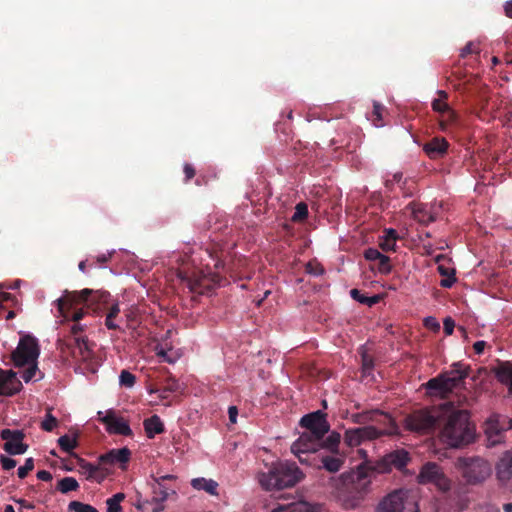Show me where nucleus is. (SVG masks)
<instances>
[{
  "label": "nucleus",
  "instance_id": "f257e3e1",
  "mask_svg": "<svg viewBox=\"0 0 512 512\" xmlns=\"http://www.w3.org/2000/svg\"><path fill=\"white\" fill-rule=\"evenodd\" d=\"M110 298L111 294L108 291L85 288L80 292L65 290L64 294L55 301L59 315L74 322L68 338L59 340V349L63 353L68 352L75 361L85 363L86 368L92 372H95V369L91 367L93 351L88 339L81 335L84 326L79 323L84 317L85 311L83 308L77 309L76 307L81 303L106 305Z\"/></svg>",
  "mask_w": 512,
  "mask_h": 512
},
{
  "label": "nucleus",
  "instance_id": "f03ea898",
  "mask_svg": "<svg viewBox=\"0 0 512 512\" xmlns=\"http://www.w3.org/2000/svg\"><path fill=\"white\" fill-rule=\"evenodd\" d=\"M372 472L367 463L360 464L356 470L345 472L334 480L336 498L344 509L359 507L370 491Z\"/></svg>",
  "mask_w": 512,
  "mask_h": 512
},
{
  "label": "nucleus",
  "instance_id": "7ed1b4c3",
  "mask_svg": "<svg viewBox=\"0 0 512 512\" xmlns=\"http://www.w3.org/2000/svg\"><path fill=\"white\" fill-rule=\"evenodd\" d=\"M439 430L441 441L453 448L469 445L475 439V426L470 422L469 412L457 408L452 402L444 403Z\"/></svg>",
  "mask_w": 512,
  "mask_h": 512
},
{
  "label": "nucleus",
  "instance_id": "20e7f679",
  "mask_svg": "<svg viewBox=\"0 0 512 512\" xmlns=\"http://www.w3.org/2000/svg\"><path fill=\"white\" fill-rule=\"evenodd\" d=\"M301 427L307 431L292 444L291 452L298 458L300 463L308 464L310 454L318 451L319 442L330 430L327 421V414L321 410L304 415L300 419Z\"/></svg>",
  "mask_w": 512,
  "mask_h": 512
},
{
  "label": "nucleus",
  "instance_id": "39448f33",
  "mask_svg": "<svg viewBox=\"0 0 512 512\" xmlns=\"http://www.w3.org/2000/svg\"><path fill=\"white\" fill-rule=\"evenodd\" d=\"M304 478L303 472L295 462L273 463L267 472L258 475L261 487L267 491L294 487Z\"/></svg>",
  "mask_w": 512,
  "mask_h": 512
},
{
  "label": "nucleus",
  "instance_id": "423d86ee",
  "mask_svg": "<svg viewBox=\"0 0 512 512\" xmlns=\"http://www.w3.org/2000/svg\"><path fill=\"white\" fill-rule=\"evenodd\" d=\"M470 374V367L460 362L453 363L449 371L440 373L424 384L431 396L447 398Z\"/></svg>",
  "mask_w": 512,
  "mask_h": 512
},
{
  "label": "nucleus",
  "instance_id": "0eeeda50",
  "mask_svg": "<svg viewBox=\"0 0 512 512\" xmlns=\"http://www.w3.org/2000/svg\"><path fill=\"white\" fill-rule=\"evenodd\" d=\"M444 413V404L414 411L406 416L405 427L417 433H429L436 428L440 429Z\"/></svg>",
  "mask_w": 512,
  "mask_h": 512
},
{
  "label": "nucleus",
  "instance_id": "6e6552de",
  "mask_svg": "<svg viewBox=\"0 0 512 512\" xmlns=\"http://www.w3.org/2000/svg\"><path fill=\"white\" fill-rule=\"evenodd\" d=\"M462 477L468 484H478L491 474L490 464L480 457H460L456 462Z\"/></svg>",
  "mask_w": 512,
  "mask_h": 512
},
{
  "label": "nucleus",
  "instance_id": "1a4fd4ad",
  "mask_svg": "<svg viewBox=\"0 0 512 512\" xmlns=\"http://www.w3.org/2000/svg\"><path fill=\"white\" fill-rule=\"evenodd\" d=\"M410 461L409 453L404 449H398L383 456L375 463L365 461L371 469L372 476L375 473H389L393 468L402 470Z\"/></svg>",
  "mask_w": 512,
  "mask_h": 512
},
{
  "label": "nucleus",
  "instance_id": "9d476101",
  "mask_svg": "<svg viewBox=\"0 0 512 512\" xmlns=\"http://www.w3.org/2000/svg\"><path fill=\"white\" fill-rule=\"evenodd\" d=\"M40 354L38 340L31 335L21 337L17 348L12 353V360L16 367H23L36 362Z\"/></svg>",
  "mask_w": 512,
  "mask_h": 512
},
{
  "label": "nucleus",
  "instance_id": "9b49d317",
  "mask_svg": "<svg viewBox=\"0 0 512 512\" xmlns=\"http://www.w3.org/2000/svg\"><path fill=\"white\" fill-rule=\"evenodd\" d=\"M417 479L420 484H432L441 492H447L451 488L450 480L446 477L442 468L435 462L424 464Z\"/></svg>",
  "mask_w": 512,
  "mask_h": 512
},
{
  "label": "nucleus",
  "instance_id": "f8f14e48",
  "mask_svg": "<svg viewBox=\"0 0 512 512\" xmlns=\"http://www.w3.org/2000/svg\"><path fill=\"white\" fill-rule=\"evenodd\" d=\"M98 420L105 425L109 434H117L123 436H132L133 432L129 423L122 417H118L116 412L109 409L105 412H98Z\"/></svg>",
  "mask_w": 512,
  "mask_h": 512
},
{
  "label": "nucleus",
  "instance_id": "ddd939ff",
  "mask_svg": "<svg viewBox=\"0 0 512 512\" xmlns=\"http://www.w3.org/2000/svg\"><path fill=\"white\" fill-rule=\"evenodd\" d=\"M178 277L192 293L200 295L207 294L213 287L212 280L202 272L194 271L190 274L186 271L180 270L178 272Z\"/></svg>",
  "mask_w": 512,
  "mask_h": 512
},
{
  "label": "nucleus",
  "instance_id": "4468645a",
  "mask_svg": "<svg viewBox=\"0 0 512 512\" xmlns=\"http://www.w3.org/2000/svg\"><path fill=\"white\" fill-rule=\"evenodd\" d=\"M25 436L23 430L3 429L0 432V437L5 441L4 451L10 455L24 454L28 449V445L23 442Z\"/></svg>",
  "mask_w": 512,
  "mask_h": 512
},
{
  "label": "nucleus",
  "instance_id": "2eb2a0df",
  "mask_svg": "<svg viewBox=\"0 0 512 512\" xmlns=\"http://www.w3.org/2000/svg\"><path fill=\"white\" fill-rule=\"evenodd\" d=\"M379 437L380 432L375 426H364L346 430L344 442L349 447H356L364 440H374Z\"/></svg>",
  "mask_w": 512,
  "mask_h": 512
},
{
  "label": "nucleus",
  "instance_id": "dca6fc26",
  "mask_svg": "<svg viewBox=\"0 0 512 512\" xmlns=\"http://www.w3.org/2000/svg\"><path fill=\"white\" fill-rule=\"evenodd\" d=\"M22 387L16 372L0 368V396H14L21 391Z\"/></svg>",
  "mask_w": 512,
  "mask_h": 512
},
{
  "label": "nucleus",
  "instance_id": "f3484780",
  "mask_svg": "<svg viewBox=\"0 0 512 512\" xmlns=\"http://www.w3.org/2000/svg\"><path fill=\"white\" fill-rule=\"evenodd\" d=\"M370 415L371 422H375L376 424L382 426V428H377V430L380 432V436H393L399 434V427L389 414L378 410H373L370 411Z\"/></svg>",
  "mask_w": 512,
  "mask_h": 512
},
{
  "label": "nucleus",
  "instance_id": "a211bd4d",
  "mask_svg": "<svg viewBox=\"0 0 512 512\" xmlns=\"http://www.w3.org/2000/svg\"><path fill=\"white\" fill-rule=\"evenodd\" d=\"M404 496L405 493L402 490L389 493L378 504L375 512H403Z\"/></svg>",
  "mask_w": 512,
  "mask_h": 512
},
{
  "label": "nucleus",
  "instance_id": "6ab92c4d",
  "mask_svg": "<svg viewBox=\"0 0 512 512\" xmlns=\"http://www.w3.org/2000/svg\"><path fill=\"white\" fill-rule=\"evenodd\" d=\"M131 451L127 447L120 449H111L108 452L101 454L98 461L103 465L119 464L121 468H125L126 464L130 461Z\"/></svg>",
  "mask_w": 512,
  "mask_h": 512
},
{
  "label": "nucleus",
  "instance_id": "aec40b11",
  "mask_svg": "<svg viewBox=\"0 0 512 512\" xmlns=\"http://www.w3.org/2000/svg\"><path fill=\"white\" fill-rule=\"evenodd\" d=\"M99 465H94L83 458H78L79 472L86 476L87 480L101 483L108 475V471Z\"/></svg>",
  "mask_w": 512,
  "mask_h": 512
},
{
  "label": "nucleus",
  "instance_id": "412c9836",
  "mask_svg": "<svg viewBox=\"0 0 512 512\" xmlns=\"http://www.w3.org/2000/svg\"><path fill=\"white\" fill-rule=\"evenodd\" d=\"M449 143L443 137H434L423 145V151L433 160L443 158L448 151Z\"/></svg>",
  "mask_w": 512,
  "mask_h": 512
},
{
  "label": "nucleus",
  "instance_id": "4be33fe9",
  "mask_svg": "<svg viewBox=\"0 0 512 512\" xmlns=\"http://www.w3.org/2000/svg\"><path fill=\"white\" fill-rule=\"evenodd\" d=\"M412 215L413 218L423 224L428 225L436 220V215L431 211L427 204L423 203H412Z\"/></svg>",
  "mask_w": 512,
  "mask_h": 512
},
{
  "label": "nucleus",
  "instance_id": "5701e85b",
  "mask_svg": "<svg viewBox=\"0 0 512 512\" xmlns=\"http://www.w3.org/2000/svg\"><path fill=\"white\" fill-rule=\"evenodd\" d=\"M143 425L149 439H153L156 434H161L165 431L161 418L156 414L145 419Z\"/></svg>",
  "mask_w": 512,
  "mask_h": 512
},
{
  "label": "nucleus",
  "instance_id": "b1692460",
  "mask_svg": "<svg viewBox=\"0 0 512 512\" xmlns=\"http://www.w3.org/2000/svg\"><path fill=\"white\" fill-rule=\"evenodd\" d=\"M497 475L502 481L512 480V452H506L497 465Z\"/></svg>",
  "mask_w": 512,
  "mask_h": 512
},
{
  "label": "nucleus",
  "instance_id": "393cba45",
  "mask_svg": "<svg viewBox=\"0 0 512 512\" xmlns=\"http://www.w3.org/2000/svg\"><path fill=\"white\" fill-rule=\"evenodd\" d=\"M495 375L499 382L509 387L512 394V364L509 362L499 364L495 369Z\"/></svg>",
  "mask_w": 512,
  "mask_h": 512
},
{
  "label": "nucleus",
  "instance_id": "a878e982",
  "mask_svg": "<svg viewBox=\"0 0 512 512\" xmlns=\"http://www.w3.org/2000/svg\"><path fill=\"white\" fill-rule=\"evenodd\" d=\"M398 238L397 231L393 228L385 229L384 235L380 238L379 246L385 251H395L396 240Z\"/></svg>",
  "mask_w": 512,
  "mask_h": 512
},
{
  "label": "nucleus",
  "instance_id": "bb28decb",
  "mask_svg": "<svg viewBox=\"0 0 512 512\" xmlns=\"http://www.w3.org/2000/svg\"><path fill=\"white\" fill-rule=\"evenodd\" d=\"M343 456L327 455L321 458L322 467L330 473L338 472L344 465Z\"/></svg>",
  "mask_w": 512,
  "mask_h": 512
},
{
  "label": "nucleus",
  "instance_id": "cd10ccee",
  "mask_svg": "<svg viewBox=\"0 0 512 512\" xmlns=\"http://www.w3.org/2000/svg\"><path fill=\"white\" fill-rule=\"evenodd\" d=\"M155 484L153 485V500L155 502L165 501L170 493H175L174 489L162 483L160 479H154Z\"/></svg>",
  "mask_w": 512,
  "mask_h": 512
},
{
  "label": "nucleus",
  "instance_id": "c85d7f7f",
  "mask_svg": "<svg viewBox=\"0 0 512 512\" xmlns=\"http://www.w3.org/2000/svg\"><path fill=\"white\" fill-rule=\"evenodd\" d=\"M341 441V435L333 431L331 432L325 439H321L319 442L318 450L320 448H324L326 450H329L332 453H338V447Z\"/></svg>",
  "mask_w": 512,
  "mask_h": 512
},
{
  "label": "nucleus",
  "instance_id": "c756f323",
  "mask_svg": "<svg viewBox=\"0 0 512 512\" xmlns=\"http://www.w3.org/2000/svg\"><path fill=\"white\" fill-rule=\"evenodd\" d=\"M191 485L193 488L197 490H204L210 495L217 494L218 483L214 480H207L205 478H195L191 481Z\"/></svg>",
  "mask_w": 512,
  "mask_h": 512
},
{
  "label": "nucleus",
  "instance_id": "7c9ffc66",
  "mask_svg": "<svg viewBox=\"0 0 512 512\" xmlns=\"http://www.w3.org/2000/svg\"><path fill=\"white\" fill-rule=\"evenodd\" d=\"M438 272L445 278L440 281V286L443 288H451L456 282L455 272L453 269H449L443 265L438 266Z\"/></svg>",
  "mask_w": 512,
  "mask_h": 512
},
{
  "label": "nucleus",
  "instance_id": "2f4dec72",
  "mask_svg": "<svg viewBox=\"0 0 512 512\" xmlns=\"http://www.w3.org/2000/svg\"><path fill=\"white\" fill-rule=\"evenodd\" d=\"M57 488L61 493L66 494L70 491L77 490L79 488V484L73 477H64L58 482Z\"/></svg>",
  "mask_w": 512,
  "mask_h": 512
},
{
  "label": "nucleus",
  "instance_id": "473e14b6",
  "mask_svg": "<svg viewBox=\"0 0 512 512\" xmlns=\"http://www.w3.org/2000/svg\"><path fill=\"white\" fill-rule=\"evenodd\" d=\"M125 499L124 493H116L106 500L107 512H121L122 507L120 503Z\"/></svg>",
  "mask_w": 512,
  "mask_h": 512
},
{
  "label": "nucleus",
  "instance_id": "72a5a7b5",
  "mask_svg": "<svg viewBox=\"0 0 512 512\" xmlns=\"http://www.w3.org/2000/svg\"><path fill=\"white\" fill-rule=\"evenodd\" d=\"M360 354L362 371L365 375H369L374 368V359L363 347Z\"/></svg>",
  "mask_w": 512,
  "mask_h": 512
},
{
  "label": "nucleus",
  "instance_id": "f704fd0d",
  "mask_svg": "<svg viewBox=\"0 0 512 512\" xmlns=\"http://www.w3.org/2000/svg\"><path fill=\"white\" fill-rule=\"evenodd\" d=\"M432 109L440 115H453V109L443 99H434L431 103Z\"/></svg>",
  "mask_w": 512,
  "mask_h": 512
},
{
  "label": "nucleus",
  "instance_id": "c9c22d12",
  "mask_svg": "<svg viewBox=\"0 0 512 512\" xmlns=\"http://www.w3.org/2000/svg\"><path fill=\"white\" fill-rule=\"evenodd\" d=\"M308 217V206L304 202H300L295 207V212L291 217L292 222H302Z\"/></svg>",
  "mask_w": 512,
  "mask_h": 512
},
{
  "label": "nucleus",
  "instance_id": "e433bc0d",
  "mask_svg": "<svg viewBox=\"0 0 512 512\" xmlns=\"http://www.w3.org/2000/svg\"><path fill=\"white\" fill-rule=\"evenodd\" d=\"M58 445L64 452L71 453L77 446V440L69 435H63L58 439Z\"/></svg>",
  "mask_w": 512,
  "mask_h": 512
},
{
  "label": "nucleus",
  "instance_id": "4c0bfd02",
  "mask_svg": "<svg viewBox=\"0 0 512 512\" xmlns=\"http://www.w3.org/2000/svg\"><path fill=\"white\" fill-rule=\"evenodd\" d=\"M58 425V420L51 414V409H48L44 420L41 422V428L44 431L51 432Z\"/></svg>",
  "mask_w": 512,
  "mask_h": 512
},
{
  "label": "nucleus",
  "instance_id": "58836bf2",
  "mask_svg": "<svg viewBox=\"0 0 512 512\" xmlns=\"http://www.w3.org/2000/svg\"><path fill=\"white\" fill-rule=\"evenodd\" d=\"M68 508L74 512H98L95 507L79 501H71L68 505Z\"/></svg>",
  "mask_w": 512,
  "mask_h": 512
},
{
  "label": "nucleus",
  "instance_id": "ea45409f",
  "mask_svg": "<svg viewBox=\"0 0 512 512\" xmlns=\"http://www.w3.org/2000/svg\"><path fill=\"white\" fill-rule=\"evenodd\" d=\"M377 269L381 274L387 275L392 271V266L390 264V258L384 254H382L378 260Z\"/></svg>",
  "mask_w": 512,
  "mask_h": 512
},
{
  "label": "nucleus",
  "instance_id": "a19ab883",
  "mask_svg": "<svg viewBox=\"0 0 512 512\" xmlns=\"http://www.w3.org/2000/svg\"><path fill=\"white\" fill-rule=\"evenodd\" d=\"M119 381L122 386L130 388L134 386L136 382V377L128 370H122L119 376Z\"/></svg>",
  "mask_w": 512,
  "mask_h": 512
},
{
  "label": "nucleus",
  "instance_id": "79ce46f5",
  "mask_svg": "<svg viewBox=\"0 0 512 512\" xmlns=\"http://www.w3.org/2000/svg\"><path fill=\"white\" fill-rule=\"evenodd\" d=\"M457 119H458V115H457V113L454 110H453V115H451V118H450L449 114L441 115V119L439 121L440 128L443 131L448 130V128L451 125H453V124H455L457 122Z\"/></svg>",
  "mask_w": 512,
  "mask_h": 512
},
{
  "label": "nucleus",
  "instance_id": "37998d69",
  "mask_svg": "<svg viewBox=\"0 0 512 512\" xmlns=\"http://www.w3.org/2000/svg\"><path fill=\"white\" fill-rule=\"evenodd\" d=\"M384 111V106L380 103L375 102L373 105V119L372 122L375 126L380 127L382 126V112Z\"/></svg>",
  "mask_w": 512,
  "mask_h": 512
},
{
  "label": "nucleus",
  "instance_id": "c03bdc74",
  "mask_svg": "<svg viewBox=\"0 0 512 512\" xmlns=\"http://www.w3.org/2000/svg\"><path fill=\"white\" fill-rule=\"evenodd\" d=\"M34 469V460L33 458H27L23 466H20L17 470L18 477L20 479H24L29 472Z\"/></svg>",
  "mask_w": 512,
  "mask_h": 512
},
{
  "label": "nucleus",
  "instance_id": "a18cd8bd",
  "mask_svg": "<svg viewBox=\"0 0 512 512\" xmlns=\"http://www.w3.org/2000/svg\"><path fill=\"white\" fill-rule=\"evenodd\" d=\"M30 364L31 366H29L22 374V378L25 382L31 381L35 377L38 370L36 362Z\"/></svg>",
  "mask_w": 512,
  "mask_h": 512
},
{
  "label": "nucleus",
  "instance_id": "49530a36",
  "mask_svg": "<svg viewBox=\"0 0 512 512\" xmlns=\"http://www.w3.org/2000/svg\"><path fill=\"white\" fill-rule=\"evenodd\" d=\"M382 253L376 248H368L364 252V257L367 261H376Z\"/></svg>",
  "mask_w": 512,
  "mask_h": 512
},
{
  "label": "nucleus",
  "instance_id": "de8ad7c7",
  "mask_svg": "<svg viewBox=\"0 0 512 512\" xmlns=\"http://www.w3.org/2000/svg\"><path fill=\"white\" fill-rule=\"evenodd\" d=\"M0 463L4 470H11L17 465L16 460H14L10 457H7L5 455L0 456Z\"/></svg>",
  "mask_w": 512,
  "mask_h": 512
},
{
  "label": "nucleus",
  "instance_id": "09e8293b",
  "mask_svg": "<svg viewBox=\"0 0 512 512\" xmlns=\"http://www.w3.org/2000/svg\"><path fill=\"white\" fill-rule=\"evenodd\" d=\"M370 417H371L370 411H368V412H363V413H358V414L352 415V420L355 423L364 424L371 420Z\"/></svg>",
  "mask_w": 512,
  "mask_h": 512
},
{
  "label": "nucleus",
  "instance_id": "8fccbe9b",
  "mask_svg": "<svg viewBox=\"0 0 512 512\" xmlns=\"http://www.w3.org/2000/svg\"><path fill=\"white\" fill-rule=\"evenodd\" d=\"M472 53H478V48L472 42H469L462 48L460 57L465 58Z\"/></svg>",
  "mask_w": 512,
  "mask_h": 512
},
{
  "label": "nucleus",
  "instance_id": "3c124183",
  "mask_svg": "<svg viewBox=\"0 0 512 512\" xmlns=\"http://www.w3.org/2000/svg\"><path fill=\"white\" fill-rule=\"evenodd\" d=\"M127 326L129 328H135L137 325V313L135 310H129L125 313Z\"/></svg>",
  "mask_w": 512,
  "mask_h": 512
},
{
  "label": "nucleus",
  "instance_id": "603ef678",
  "mask_svg": "<svg viewBox=\"0 0 512 512\" xmlns=\"http://www.w3.org/2000/svg\"><path fill=\"white\" fill-rule=\"evenodd\" d=\"M350 295H351V297H352L355 301H357V302H359V303H361V304L366 305V302L368 301V296H366V295L362 294V293H361V291H360V290H358V289H355V288H354V289H352V290L350 291Z\"/></svg>",
  "mask_w": 512,
  "mask_h": 512
},
{
  "label": "nucleus",
  "instance_id": "864d4df0",
  "mask_svg": "<svg viewBox=\"0 0 512 512\" xmlns=\"http://www.w3.org/2000/svg\"><path fill=\"white\" fill-rule=\"evenodd\" d=\"M111 257H112V253L99 255L92 259L89 266L94 267L96 265V263L104 264V263L108 262Z\"/></svg>",
  "mask_w": 512,
  "mask_h": 512
},
{
  "label": "nucleus",
  "instance_id": "5fc2aeb1",
  "mask_svg": "<svg viewBox=\"0 0 512 512\" xmlns=\"http://www.w3.org/2000/svg\"><path fill=\"white\" fill-rule=\"evenodd\" d=\"M455 328V322L452 318L447 317L443 322V329L446 335H451Z\"/></svg>",
  "mask_w": 512,
  "mask_h": 512
},
{
  "label": "nucleus",
  "instance_id": "6e6d98bb",
  "mask_svg": "<svg viewBox=\"0 0 512 512\" xmlns=\"http://www.w3.org/2000/svg\"><path fill=\"white\" fill-rule=\"evenodd\" d=\"M183 171H184V174H185V181L186 182L191 180L195 176V174H196L195 168L191 164H189V163L184 164Z\"/></svg>",
  "mask_w": 512,
  "mask_h": 512
},
{
  "label": "nucleus",
  "instance_id": "4d7b16f0",
  "mask_svg": "<svg viewBox=\"0 0 512 512\" xmlns=\"http://www.w3.org/2000/svg\"><path fill=\"white\" fill-rule=\"evenodd\" d=\"M306 271L313 275H321L323 274L324 269L318 264L314 265L311 262H309L306 266Z\"/></svg>",
  "mask_w": 512,
  "mask_h": 512
},
{
  "label": "nucleus",
  "instance_id": "13d9d810",
  "mask_svg": "<svg viewBox=\"0 0 512 512\" xmlns=\"http://www.w3.org/2000/svg\"><path fill=\"white\" fill-rule=\"evenodd\" d=\"M156 355L160 358H162L164 361L171 363L172 360L168 357V351L165 350L162 346L157 345L155 347Z\"/></svg>",
  "mask_w": 512,
  "mask_h": 512
},
{
  "label": "nucleus",
  "instance_id": "bf43d9fd",
  "mask_svg": "<svg viewBox=\"0 0 512 512\" xmlns=\"http://www.w3.org/2000/svg\"><path fill=\"white\" fill-rule=\"evenodd\" d=\"M119 313H120V307H119V303L116 301L109 308L108 313L106 314V317L115 319V318H117Z\"/></svg>",
  "mask_w": 512,
  "mask_h": 512
},
{
  "label": "nucleus",
  "instance_id": "052dcab7",
  "mask_svg": "<svg viewBox=\"0 0 512 512\" xmlns=\"http://www.w3.org/2000/svg\"><path fill=\"white\" fill-rule=\"evenodd\" d=\"M37 478L41 481H51L52 474L47 470H40L37 472Z\"/></svg>",
  "mask_w": 512,
  "mask_h": 512
},
{
  "label": "nucleus",
  "instance_id": "680f3d73",
  "mask_svg": "<svg viewBox=\"0 0 512 512\" xmlns=\"http://www.w3.org/2000/svg\"><path fill=\"white\" fill-rule=\"evenodd\" d=\"M229 420L231 423H236L238 416V409L236 406H230L228 409Z\"/></svg>",
  "mask_w": 512,
  "mask_h": 512
},
{
  "label": "nucleus",
  "instance_id": "e2e57ef3",
  "mask_svg": "<svg viewBox=\"0 0 512 512\" xmlns=\"http://www.w3.org/2000/svg\"><path fill=\"white\" fill-rule=\"evenodd\" d=\"M105 326L109 330H119L120 329V326L115 322L114 318L106 317L105 318Z\"/></svg>",
  "mask_w": 512,
  "mask_h": 512
},
{
  "label": "nucleus",
  "instance_id": "0e129e2a",
  "mask_svg": "<svg viewBox=\"0 0 512 512\" xmlns=\"http://www.w3.org/2000/svg\"><path fill=\"white\" fill-rule=\"evenodd\" d=\"M486 346L485 341H477L474 343L473 348L477 354H481Z\"/></svg>",
  "mask_w": 512,
  "mask_h": 512
},
{
  "label": "nucleus",
  "instance_id": "69168bd1",
  "mask_svg": "<svg viewBox=\"0 0 512 512\" xmlns=\"http://www.w3.org/2000/svg\"><path fill=\"white\" fill-rule=\"evenodd\" d=\"M425 325L433 329H439V323H437L436 320L432 317L425 319Z\"/></svg>",
  "mask_w": 512,
  "mask_h": 512
},
{
  "label": "nucleus",
  "instance_id": "338daca9",
  "mask_svg": "<svg viewBox=\"0 0 512 512\" xmlns=\"http://www.w3.org/2000/svg\"><path fill=\"white\" fill-rule=\"evenodd\" d=\"M504 11L507 17L512 18V0L507 1L504 4Z\"/></svg>",
  "mask_w": 512,
  "mask_h": 512
},
{
  "label": "nucleus",
  "instance_id": "774afa93",
  "mask_svg": "<svg viewBox=\"0 0 512 512\" xmlns=\"http://www.w3.org/2000/svg\"><path fill=\"white\" fill-rule=\"evenodd\" d=\"M379 301H380L379 295H373L370 297L368 296V301L366 302V305L369 307H372L373 305L377 304Z\"/></svg>",
  "mask_w": 512,
  "mask_h": 512
}]
</instances>
